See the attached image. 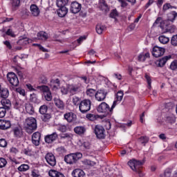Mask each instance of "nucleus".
<instances>
[{"label":"nucleus","mask_w":177,"mask_h":177,"mask_svg":"<svg viewBox=\"0 0 177 177\" xmlns=\"http://www.w3.org/2000/svg\"><path fill=\"white\" fill-rule=\"evenodd\" d=\"M81 84L77 83V84H68L66 86H62L60 88L61 93L62 95H70L71 96L74 95H77V93H80V91H81Z\"/></svg>","instance_id":"1"},{"label":"nucleus","mask_w":177,"mask_h":177,"mask_svg":"<svg viewBox=\"0 0 177 177\" xmlns=\"http://www.w3.org/2000/svg\"><path fill=\"white\" fill-rule=\"evenodd\" d=\"M37 119L33 117L28 118L24 122V128L28 133H32L37 129Z\"/></svg>","instance_id":"2"},{"label":"nucleus","mask_w":177,"mask_h":177,"mask_svg":"<svg viewBox=\"0 0 177 177\" xmlns=\"http://www.w3.org/2000/svg\"><path fill=\"white\" fill-rule=\"evenodd\" d=\"M144 162H145L143 161L133 159L128 162V165L133 171H134V172L138 174L140 177H142L143 176V174L142 173V166L143 165Z\"/></svg>","instance_id":"3"},{"label":"nucleus","mask_w":177,"mask_h":177,"mask_svg":"<svg viewBox=\"0 0 177 177\" xmlns=\"http://www.w3.org/2000/svg\"><path fill=\"white\" fill-rule=\"evenodd\" d=\"M80 158H82V153L77 152L66 155L64 157V161L66 162L67 164L73 165L75 164L77 160H80Z\"/></svg>","instance_id":"4"},{"label":"nucleus","mask_w":177,"mask_h":177,"mask_svg":"<svg viewBox=\"0 0 177 177\" xmlns=\"http://www.w3.org/2000/svg\"><path fill=\"white\" fill-rule=\"evenodd\" d=\"M92 104V102L91 100H83L79 104V110L82 114H85V113H88L89 110H91V106Z\"/></svg>","instance_id":"5"},{"label":"nucleus","mask_w":177,"mask_h":177,"mask_svg":"<svg viewBox=\"0 0 177 177\" xmlns=\"http://www.w3.org/2000/svg\"><path fill=\"white\" fill-rule=\"evenodd\" d=\"M1 103L3 106H0V118H3L6 115V110H9L12 104L10 100L5 99L2 100Z\"/></svg>","instance_id":"6"},{"label":"nucleus","mask_w":177,"mask_h":177,"mask_svg":"<svg viewBox=\"0 0 177 177\" xmlns=\"http://www.w3.org/2000/svg\"><path fill=\"white\" fill-rule=\"evenodd\" d=\"M7 80L12 86H19V84H20L17 75L13 72L7 74Z\"/></svg>","instance_id":"7"},{"label":"nucleus","mask_w":177,"mask_h":177,"mask_svg":"<svg viewBox=\"0 0 177 177\" xmlns=\"http://www.w3.org/2000/svg\"><path fill=\"white\" fill-rule=\"evenodd\" d=\"M98 113H102L105 115L110 114L113 111H111V108L110 106L107 104L106 102H102L97 107Z\"/></svg>","instance_id":"8"},{"label":"nucleus","mask_w":177,"mask_h":177,"mask_svg":"<svg viewBox=\"0 0 177 177\" xmlns=\"http://www.w3.org/2000/svg\"><path fill=\"white\" fill-rule=\"evenodd\" d=\"M151 53L152 56L154 57H161V56H164V53H165V49L162 47L155 46L152 49Z\"/></svg>","instance_id":"9"},{"label":"nucleus","mask_w":177,"mask_h":177,"mask_svg":"<svg viewBox=\"0 0 177 177\" xmlns=\"http://www.w3.org/2000/svg\"><path fill=\"white\" fill-rule=\"evenodd\" d=\"M106 131L104 128L102 126L97 125L95 128V133L97 139H104L106 134H104Z\"/></svg>","instance_id":"10"},{"label":"nucleus","mask_w":177,"mask_h":177,"mask_svg":"<svg viewBox=\"0 0 177 177\" xmlns=\"http://www.w3.org/2000/svg\"><path fill=\"white\" fill-rule=\"evenodd\" d=\"M45 160L46 162L50 167H55L56 165V157L52 153H48L45 156Z\"/></svg>","instance_id":"11"},{"label":"nucleus","mask_w":177,"mask_h":177,"mask_svg":"<svg viewBox=\"0 0 177 177\" xmlns=\"http://www.w3.org/2000/svg\"><path fill=\"white\" fill-rule=\"evenodd\" d=\"M81 9H82V5H81V3L77 1H73L71 3L70 8L71 13H74L75 15L79 13V12H81Z\"/></svg>","instance_id":"12"},{"label":"nucleus","mask_w":177,"mask_h":177,"mask_svg":"<svg viewBox=\"0 0 177 177\" xmlns=\"http://www.w3.org/2000/svg\"><path fill=\"white\" fill-rule=\"evenodd\" d=\"M95 96L97 102H103L106 99V96H107V92L104 90H99L95 93Z\"/></svg>","instance_id":"13"},{"label":"nucleus","mask_w":177,"mask_h":177,"mask_svg":"<svg viewBox=\"0 0 177 177\" xmlns=\"http://www.w3.org/2000/svg\"><path fill=\"white\" fill-rule=\"evenodd\" d=\"M57 138H59L57 133L54 132L52 134L46 136L44 140L46 143H53Z\"/></svg>","instance_id":"14"},{"label":"nucleus","mask_w":177,"mask_h":177,"mask_svg":"<svg viewBox=\"0 0 177 177\" xmlns=\"http://www.w3.org/2000/svg\"><path fill=\"white\" fill-rule=\"evenodd\" d=\"M170 59H172V55H171L163 57L157 61V66H158V67H164L167 64V62Z\"/></svg>","instance_id":"15"},{"label":"nucleus","mask_w":177,"mask_h":177,"mask_svg":"<svg viewBox=\"0 0 177 177\" xmlns=\"http://www.w3.org/2000/svg\"><path fill=\"white\" fill-rule=\"evenodd\" d=\"M39 140H41V133L35 132L32 136V142L35 146H39Z\"/></svg>","instance_id":"16"},{"label":"nucleus","mask_w":177,"mask_h":177,"mask_svg":"<svg viewBox=\"0 0 177 177\" xmlns=\"http://www.w3.org/2000/svg\"><path fill=\"white\" fill-rule=\"evenodd\" d=\"M64 117L68 122H74L77 120V115L73 112L65 113Z\"/></svg>","instance_id":"17"},{"label":"nucleus","mask_w":177,"mask_h":177,"mask_svg":"<svg viewBox=\"0 0 177 177\" xmlns=\"http://www.w3.org/2000/svg\"><path fill=\"white\" fill-rule=\"evenodd\" d=\"M25 110L28 114H30V115H32L34 113H35V111L34 110V106H32V104H31L28 102H25L24 104Z\"/></svg>","instance_id":"18"},{"label":"nucleus","mask_w":177,"mask_h":177,"mask_svg":"<svg viewBox=\"0 0 177 177\" xmlns=\"http://www.w3.org/2000/svg\"><path fill=\"white\" fill-rule=\"evenodd\" d=\"M12 12H16L20 8V0H10Z\"/></svg>","instance_id":"19"},{"label":"nucleus","mask_w":177,"mask_h":177,"mask_svg":"<svg viewBox=\"0 0 177 177\" xmlns=\"http://www.w3.org/2000/svg\"><path fill=\"white\" fill-rule=\"evenodd\" d=\"M31 15H32L35 17L39 16V8L37 5L32 4L30 7Z\"/></svg>","instance_id":"20"},{"label":"nucleus","mask_w":177,"mask_h":177,"mask_svg":"<svg viewBox=\"0 0 177 177\" xmlns=\"http://www.w3.org/2000/svg\"><path fill=\"white\" fill-rule=\"evenodd\" d=\"M67 13H68V8L66 7H59L57 10V15L59 17H64Z\"/></svg>","instance_id":"21"},{"label":"nucleus","mask_w":177,"mask_h":177,"mask_svg":"<svg viewBox=\"0 0 177 177\" xmlns=\"http://www.w3.org/2000/svg\"><path fill=\"white\" fill-rule=\"evenodd\" d=\"M54 103L57 109L59 110H64V102L62 100L54 98Z\"/></svg>","instance_id":"22"},{"label":"nucleus","mask_w":177,"mask_h":177,"mask_svg":"<svg viewBox=\"0 0 177 177\" xmlns=\"http://www.w3.org/2000/svg\"><path fill=\"white\" fill-rule=\"evenodd\" d=\"M14 135L15 138L17 139H20V138H23V129L20 127H15L13 129Z\"/></svg>","instance_id":"23"},{"label":"nucleus","mask_w":177,"mask_h":177,"mask_svg":"<svg viewBox=\"0 0 177 177\" xmlns=\"http://www.w3.org/2000/svg\"><path fill=\"white\" fill-rule=\"evenodd\" d=\"M74 132H75L77 135H84L86 132V129L85 127L79 126L74 128Z\"/></svg>","instance_id":"24"},{"label":"nucleus","mask_w":177,"mask_h":177,"mask_svg":"<svg viewBox=\"0 0 177 177\" xmlns=\"http://www.w3.org/2000/svg\"><path fill=\"white\" fill-rule=\"evenodd\" d=\"M48 38H49V36L46 32L40 31L37 33V39H39L41 41H46Z\"/></svg>","instance_id":"25"},{"label":"nucleus","mask_w":177,"mask_h":177,"mask_svg":"<svg viewBox=\"0 0 177 177\" xmlns=\"http://www.w3.org/2000/svg\"><path fill=\"white\" fill-rule=\"evenodd\" d=\"M72 175L74 177H85V173L84 172V171L80 169H76L73 170Z\"/></svg>","instance_id":"26"},{"label":"nucleus","mask_w":177,"mask_h":177,"mask_svg":"<svg viewBox=\"0 0 177 177\" xmlns=\"http://www.w3.org/2000/svg\"><path fill=\"white\" fill-rule=\"evenodd\" d=\"M9 96V90L6 88H0V97H2L3 99H5L6 100V98Z\"/></svg>","instance_id":"27"},{"label":"nucleus","mask_w":177,"mask_h":177,"mask_svg":"<svg viewBox=\"0 0 177 177\" xmlns=\"http://www.w3.org/2000/svg\"><path fill=\"white\" fill-rule=\"evenodd\" d=\"M106 26L104 25H102L101 24H98L97 26H96V28H95V30L97 31V34H103V31H106Z\"/></svg>","instance_id":"28"},{"label":"nucleus","mask_w":177,"mask_h":177,"mask_svg":"<svg viewBox=\"0 0 177 177\" xmlns=\"http://www.w3.org/2000/svg\"><path fill=\"white\" fill-rule=\"evenodd\" d=\"M17 44L18 45H21L22 46H24V45L30 44V39H28V37L19 39L17 41Z\"/></svg>","instance_id":"29"},{"label":"nucleus","mask_w":177,"mask_h":177,"mask_svg":"<svg viewBox=\"0 0 177 177\" xmlns=\"http://www.w3.org/2000/svg\"><path fill=\"white\" fill-rule=\"evenodd\" d=\"M177 17V12L175 11L171 12L167 15L168 21H174Z\"/></svg>","instance_id":"30"},{"label":"nucleus","mask_w":177,"mask_h":177,"mask_svg":"<svg viewBox=\"0 0 177 177\" xmlns=\"http://www.w3.org/2000/svg\"><path fill=\"white\" fill-rule=\"evenodd\" d=\"M37 88V89H39V91L43 92L44 95L50 92V90L49 89V87L48 86H45V85L38 86Z\"/></svg>","instance_id":"31"},{"label":"nucleus","mask_w":177,"mask_h":177,"mask_svg":"<svg viewBox=\"0 0 177 177\" xmlns=\"http://www.w3.org/2000/svg\"><path fill=\"white\" fill-rule=\"evenodd\" d=\"M67 3H68V0H57V6L58 8H66Z\"/></svg>","instance_id":"32"},{"label":"nucleus","mask_w":177,"mask_h":177,"mask_svg":"<svg viewBox=\"0 0 177 177\" xmlns=\"http://www.w3.org/2000/svg\"><path fill=\"white\" fill-rule=\"evenodd\" d=\"M147 57H150V54L149 53L145 54H140L138 57V60L139 62H145Z\"/></svg>","instance_id":"33"},{"label":"nucleus","mask_w":177,"mask_h":177,"mask_svg":"<svg viewBox=\"0 0 177 177\" xmlns=\"http://www.w3.org/2000/svg\"><path fill=\"white\" fill-rule=\"evenodd\" d=\"M10 127H11L10 121L3 120L1 129H3V130L9 129Z\"/></svg>","instance_id":"34"},{"label":"nucleus","mask_w":177,"mask_h":177,"mask_svg":"<svg viewBox=\"0 0 177 177\" xmlns=\"http://www.w3.org/2000/svg\"><path fill=\"white\" fill-rule=\"evenodd\" d=\"M159 41L160 44L165 45L167 42H169V38L165 37V35H161L158 37Z\"/></svg>","instance_id":"35"},{"label":"nucleus","mask_w":177,"mask_h":177,"mask_svg":"<svg viewBox=\"0 0 177 177\" xmlns=\"http://www.w3.org/2000/svg\"><path fill=\"white\" fill-rule=\"evenodd\" d=\"M25 103H26V101H23V100H20L19 101L15 102L14 107H15V109L18 110V109H21V107H23V106H24Z\"/></svg>","instance_id":"36"},{"label":"nucleus","mask_w":177,"mask_h":177,"mask_svg":"<svg viewBox=\"0 0 177 177\" xmlns=\"http://www.w3.org/2000/svg\"><path fill=\"white\" fill-rule=\"evenodd\" d=\"M28 169H30V166L26 164H23L18 167V171L20 172H26V171H28Z\"/></svg>","instance_id":"37"},{"label":"nucleus","mask_w":177,"mask_h":177,"mask_svg":"<svg viewBox=\"0 0 177 177\" xmlns=\"http://www.w3.org/2000/svg\"><path fill=\"white\" fill-rule=\"evenodd\" d=\"M81 147H83L84 150H90L92 145L88 141H85L82 144Z\"/></svg>","instance_id":"38"},{"label":"nucleus","mask_w":177,"mask_h":177,"mask_svg":"<svg viewBox=\"0 0 177 177\" xmlns=\"http://www.w3.org/2000/svg\"><path fill=\"white\" fill-rule=\"evenodd\" d=\"M50 118H51V116H50V114H49V113H43L41 115V120L44 122L49 121V120H50Z\"/></svg>","instance_id":"39"},{"label":"nucleus","mask_w":177,"mask_h":177,"mask_svg":"<svg viewBox=\"0 0 177 177\" xmlns=\"http://www.w3.org/2000/svg\"><path fill=\"white\" fill-rule=\"evenodd\" d=\"M82 162L84 165H88L89 167H93L96 165V162L89 160L88 159L83 160Z\"/></svg>","instance_id":"40"},{"label":"nucleus","mask_w":177,"mask_h":177,"mask_svg":"<svg viewBox=\"0 0 177 177\" xmlns=\"http://www.w3.org/2000/svg\"><path fill=\"white\" fill-rule=\"evenodd\" d=\"M172 171L171 169H166L163 174H160V177H171Z\"/></svg>","instance_id":"41"},{"label":"nucleus","mask_w":177,"mask_h":177,"mask_svg":"<svg viewBox=\"0 0 177 177\" xmlns=\"http://www.w3.org/2000/svg\"><path fill=\"white\" fill-rule=\"evenodd\" d=\"M39 111L40 114H45L48 111V106L46 105H42L40 106Z\"/></svg>","instance_id":"42"},{"label":"nucleus","mask_w":177,"mask_h":177,"mask_svg":"<svg viewBox=\"0 0 177 177\" xmlns=\"http://www.w3.org/2000/svg\"><path fill=\"white\" fill-rule=\"evenodd\" d=\"M86 95L92 97V96H95L96 95V91L93 88H89L86 91Z\"/></svg>","instance_id":"43"},{"label":"nucleus","mask_w":177,"mask_h":177,"mask_svg":"<svg viewBox=\"0 0 177 177\" xmlns=\"http://www.w3.org/2000/svg\"><path fill=\"white\" fill-rule=\"evenodd\" d=\"M81 99L79 97L74 96L72 98V103L74 104V106H78L80 104Z\"/></svg>","instance_id":"44"},{"label":"nucleus","mask_w":177,"mask_h":177,"mask_svg":"<svg viewBox=\"0 0 177 177\" xmlns=\"http://www.w3.org/2000/svg\"><path fill=\"white\" fill-rule=\"evenodd\" d=\"M171 44L173 46H177V35L172 36L171 39Z\"/></svg>","instance_id":"45"},{"label":"nucleus","mask_w":177,"mask_h":177,"mask_svg":"<svg viewBox=\"0 0 177 177\" xmlns=\"http://www.w3.org/2000/svg\"><path fill=\"white\" fill-rule=\"evenodd\" d=\"M6 164H8V161H6V159L3 158H0V168H3L4 167H6Z\"/></svg>","instance_id":"46"},{"label":"nucleus","mask_w":177,"mask_h":177,"mask_svg":"<svg viewBox=\"0 0 177 177\" xmlns=\"http://www.w3.org/2000/svg\"><path fill=\"white\" fill-rule=\"evenodd\" d=\"M169 68L173 71L177 69V60H174L171 63Z\"/></svg>","instance_id":"47"},{"label":"nucleus","mask_w":177,"mask_h":177,"mask_svg":"<svg viewBox=\"0 0 177 177\" xmlns=\"http://www.w3.org/2000/svg\"><path fill=\"white\" fill-rule=\"evenodd\" d=\"M139 140L142 145H146L149 142V138L147 136H142L139 138Z\"/></svg>","instance_id":"48"},{"label":"nucleus","mask_w":177,"mask_h":177,"mask_svg":"<svg viewBox=\"0 0 177 177\" xmlns=\"http://www.w3.org/2000/svg\"><path fill=\"white\" fill-rule=\"evenodd\" d=\"M122 97H124V93L122 91H118L117 93V101L121 102L122 100Z\"/></svg>","instance_id":"49"},{"label":"nucleus","mask_w":177,"mask_h":177,"mask_svg":"<svg viewBox=\"0 0 177 177\" xmlns=\"http://www.w3.org/2000/svg\"><path fill=\"white\" fill-rule=\"evenodd\" d=\"M44 97L46 100H47V102H50V100H52V93H50V91L46 93V94H44Z\"/></svg>","instance_id":"50"},{"label":"nucleus","mask_w":177,"mask_h":177,"mask_svg":"<svg viewBox=\"0 0 177 177\" xmlns=\"http://www.w3.org/2000/svg\"><path fill=\"white\" fill-rule=\"evenodd\" d=\"M58 131H60V132H66V131H67V126L64 124L59 125Z\"/></svg>","instance_id":"51"},{"label":"nucleus","mask_w":177,"mask_h":177,"mask_svg":"<svg viewBox=\"0 0 177 177\" xmlns=\"http://www.w3.org/2000/svg\"><path fill=\"white\" fill-rule=\"evenodd\" d=\"M117 16H118V12H117V10H113L110 13V17L115 19Z\"/></svg>","instance_id":"52"},{"label":"nucleus","mask_w":177,"mask_h":177,"mask_svg":"<svg viewBox=\"0 0 177 177\" xmlns=\"http://www.w3.org/2000/svg\"><path fill=\"white\" fill-rule=\"evenodd\" d=\"M6 146H8V142H6V140L3 138L0 139V147H6Z\"/></svg>","instance_id":"53"},{"label":"nucleus","mask_w":177,"mask_h":177,"mask_svg":"<svg viewBox=\"0 0 177 177\" xmlns=\"http://www.w3.org/2000/svg\"><path fill=\"white\" fill-rule=\"evenodd\" d=\"M16 91L17 92V93H19V95H21L22 96H26V90L21 88H18L16 89Z\"/></svg>","instance_id":"54"},{"label":"nucleus","mask_w":177,"mask_h":177,"mask_svg":"<svg viewBox=\"0 0 177 177\" xmlns=\"http://www.w3.org/2000/svg\"><path fill=\"white\" fill-rule=\"evenodd\" d=\"M6 34V35L12 37V38H15V37H16V35H15V32H13V30L12 29H8Z\"/></svg>","instance_id":"55"},{"label":"nucleus","mask_w":177,"mask_h":177,"mask_svg":"<svg viewBox=\"0 0 177 177\" xmlns=\"http://www.w3.org/2000/svg\"><path fill=\"white\" fill-rule=\"evenodd\" d=\"M58 172L59 171H57L56 170H50L48 172V175H49V176H51V177H56Z\"/></svg>","instance_id":"56"},{"label":"nucleus","mask_w":177,"mask_h":177,"mask_svg":"<svg viewBox=\"0 0 177 177\" xmlns=\"http://www.w3.org/2000/svg\"><path fill=\"white\" fill-rule=\"evenodd\" d=\"M30 100L33 103H37V101L38 100V99L37 98V95L35 93H32L30 95Z\"/></svg>","instance_id":"57"},{"label":"nucleus","mask_w":177,"mask_h":177,"mask_svg":"<svg viewBox=\"0 0 177 177\" xmlns=\"http://www.w3.org/2000/svg\"><path fill=\"white\" fill-rule=\"evenodd\" d=\"M10 153H12V154L16 155L19 153V149L16 147H11L10 149Z\"/></svg>","instance_id":"58"},{"label":"nucleus","mask_w":177,"mask_h":177,"mask_svg":"<svg viewBox=\"0 0 177 177\" xmlns=\"http://www.w3.org/2000/svg\"><path fill=\"white\" fill-rule=\"evenodd\" d=\"M145 78L147 81V84H148L149 88H151V78L148 75H145Z\"/></svg>","instance_id":"59"},{"label":"nucleus","mask_w":177,"mask_h":177,"mask_svg":"<svg viewBox=\"0 0 177 177\" xmlns=\"http://www.w3.org/2000/svg\"><path fill=\"white\" fill-rule=\"evenodd\" d=\"M171 8H172V6H171V4L166 3L163 6L162 9H163L164 12H165V11L168 10V9H171Z\"/></svg>","instance_id":"60"},{"label":"nucleus","mask_w":177,"mask_h":177,"mask_svg":"<svg viewBox=\"0 0 177 177\" xmlns=\"http://www.w3.org/2000/svg\"><path fill=\"white\" fill-rule=\"evenodd\" d=\"M60 138L61 139H70V138H71V136L68 133H64L61 135Z\"/></svg>","instance_id":"61"},{"label":"nucleus","mask_w":177,"mask_h":177,"mask_svg":"<svg viewBox=\"0 0 177 177\" xmlns=\"http://www.w3.org/2000/svg\"><path fill=\"white\" fill-rule=\"evenodd\" d=\"M33 45H34V46H38V48L40 49V50H42V52H48V50H46V48L42 47V46H41L40 44H35Z\"/></svg>","instance_id":"62"},{"label":"nucleus","mask_w":177,"mask_h":177,"mask_svg":"<svg viewBox=\"0 0 177 177\" xmlns=\"http://www.w3.org/2000/svg\"><path fill=\"white\" fill-rule=\"evenodd\" d=\"M120 6H121V8H127V6H128V3H127V1L125 0H123L120 3Z\"/></svg>","instance_id":"63"},{"label":"nucleus","mask_w":177,"mask_h":177,"mask_svg":"<svg viewBox=\"0 0 177 177\" xmlns=\"http://www.w3.org/2000/svg\"><path fill=\"white\" fill-rule=\"evenodd\" d=\"M4 45L8 48V49H12V45H10V42L9 41H3Z\"/></svg>","instance_id":"64"}]
</instances>
